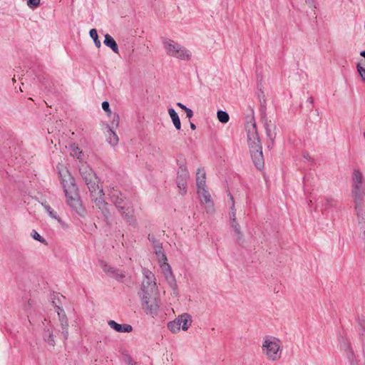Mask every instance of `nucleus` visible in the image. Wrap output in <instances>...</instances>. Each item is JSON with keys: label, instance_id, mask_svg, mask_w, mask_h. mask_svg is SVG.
<instances>
[{"label": "nucleus", "instance_id": "obj_1", "mask_svg": "<svg viewBox=\"0 0 365 365\" xmlns=\"http://www.w3.org/2000/svg\"><path fill=\"white\" fill-rule=\"evenodd\" d=\"M56 169L67 203L76 214L83 217L85 215V209L80 200L74 178L68 169L63 164H58Z\"/></svg>", "mask_w": 365, "mask_h": 365}, {"label": "nucleus", "instance_id": "obj_2", "mask_svg": "<svg viewBox=\"0 0 365 365\" xmlns=\"http://www.w3.org/2000/svg\"><path fill=\"white\" fill-rule=\"evenodd\" d=\"M58 319L53 321L45 319L43 323V338L49 345L53 346L58 337L63 341L68 338V323L63 311L57 307Z\"/></svg>", "mask_w": 365, "mask_h": 365}, {"label": "nucleus", "instance_id": "obj_3", "mask_svg": "<svg viewBox=\"0 0 365 365\" xmlns=\"http://www.w3.org/2000/svg\"><path fill=\"white\" fill-rule=\"evenodd\" d=\"M155 252L159 264L160 274L170 289V292L168 297V302L170 304H172L173 302L178 300L180 296L177 280L170 265L168 263V259L161 248H156Z\"/></svg>", "mask_w": 365, "mask_h": 365}, {"label": "nucleus", "instance_id": "obj_4", "mask_svg": "<svg viewBox=\"0 0 365 365\" xmlns=\"http://www.w3.org/2000/svg\"><path fill=\"white\" fill-rule=\"evenodd\" d=\"M247 145L251 158L255 167L262 170L264 165L262 147L253 118L247 125Z\"/></svg>", "mask_w": 365, "mask_h": 365}, {"label": "nucleus", "instance_id": "obj_5", "mask_svg": "<svg viewBox=\"0 0 365 365\" xmlns=\"http://www.w3.org/2000/svg\"><path fill=\"white\" fill-rule=\"evenodd\" d=\"M261 351L268 361H277L282 357V342L275 336H266L262 341Z\"/></svg>", "mask_w": 365, "mask_h": 365}, {"label": "nucleus", "instance_id": "obj_6", "mask_svg": "<svg viewBox=\"0 0 365 365\" xmlns=\"http://www.w3.org/2000/svg\"><path fill=\"white\" fill-rule=\"evenodd\" d=\"M351 187L354 203H361L365 197V175L359 168H356L352 170Z\"/></svg>", "mask_w": 365, "mask_h": 365}, {"label": "nucleus", "instance_id": "obj_7", "mask_svg": "<svg viewBox=\"0 0 365 365\" xmlns=\"http://www.w3.org/2000/svg\"><path fill=\"white\" fill-rule=\"evenodd\" d=\"M143 279L138 292L140 299L158 297L159 290L154 274L149 269L143 270Z\"/></svg>", "mask_w": 365, "mask_h": 365}, {"label": "nucleus", "instance_id": "obj_8", "mask_svg": "<svg viewBox=\"0 0 365 365\" xmlns=\"http://www.w3.org/2000/svg\"><path fill=\"white\" fill-rule=\"evenodd\" d=\"M163 46L168 56L182 61L191 59L192 53L178 42L168 38L163 39Z\"/></svg>", "mask_w": 365, "mask_h": 365}, {"label": "nucleus", "instance_id": "obj_9", "mask_svg": "<svg viewBox=\"0 0 365 365\" xmlns=\"http://www.w3.org/2000/svg\"><path fill=\"white\" fill-rule=\"evenodd\" d=\"M87 186L90 192L92 202L101 211L102 214L106 219L110 217L111 212L110 206L104 200L103 188L98 185V181H96Z\"/></svg>", "mask_w": 365, "mask_h": 365}, {"label": "nucleus", "instance_id": "obj_10", "mask_svg": "<svg viewBox=\"0 0 365 365\" xmlns=\"http://www.w3.org/2000/svg\"><path fill=\"white\" fill-rule=\"evenodd\" d=\"M192 323V316L187 313H183L178 316L173 321L168 322V328L172 333L176 334L180 330L187 331Z\"/></svg>", "mask_w": 365, "mask_h": 365}, {"label": "nucleus", "instance_id": "obj_11", "mask_svg": "<svg viewBox=\"0 0 365 365\" xmlns=\"http://www.w3.org/2000/svg\"><path fill=\"white\" fill-rule=\"evenodd\" d=\"M228 197V204L230 207L228 215L230 222V226L232 228L237 239L240 240L242 237V232L241 231L240 225L237 220V209L235 207V202L234 197L231 194H229Z\"/></svg>", "mask_w": 365, "mask_h": 365}, {"label": "nucleus", "instance_id": "obj_12", "mask_svg": "<svg viewBox=\"0 0 365 365\" xmlns=\"http://www.w3.org/2000/svg\"><path fill=\"white\" fill-rule=\"evenodd\" d=\"M142 308L147 314L155 316L158 312L160 304L158 297L142 299Z\"/></svg>", "mask_w": 365, "mask_h": 365}, {"label": "nucleus", "instance_id": "obj_13", "mask_svg": "<svg viewBox=\"0 0 365 365\" xmlns=\"http://www.w3.org/2000/svg\"><path fill=\"white\" fill-rule=\"evenodd\" d=\"M78 169L83 180L87 185L98 181L96 174L86 162L80 163Z\"/></svg>", "mask_w": 365, "mask_h": 365}, {"label": "nucleus", "instance_id": "obj_14", "mask_svg": "<svg viewBox=\"0 0 365 365\" xmlns=\"http://www.w3.org/2000/svg\"><path fill=\"white\" fill-rule=\"evenodd\" d=\"M117 210L123 219H125L129 224L133 225L135 223L136 220L134 215V208L128 201L126 200Z\"/></svg>", "mask_w": 365, "mask_h": 365}, {"label": "nucleus", "instance_id": "obj_15", "mask_svg": "<svg viewBox=\"0 0 365 365\" xmlns=\"http://www.w3.org/2000/svg\"><path fill=\"white\" fill-rule=\"evenodd\" d=\"M41 205L52 220L57 221L62 227L68 228V225L61 220L57 212L46 201L41 202Z\"/></svg>", "mask_w": 365, "mask_h": 365}, {"label": "nucleus", "instance_id": "obj_16", "mask_svg": "<svg viewBox=\"0 0 365 365\" xmlns=\"http://www.w3.org/2000/svg\"><path fill=\"white\" fill-rule=\"evenodd\" d=\"M189 177V173H177L176 184L178 192L181 195H184L187 192V182Z\"/></svg>", "mask_w": 365, "mask_h": 365}, {"label": "nucleus", "instance_id": "obj_17", "mask_svg": "<svg viewBox=\"0 0 365 365\" xmlns=\"http://www.w3.org/2000/svg\"><path fill=\"white\" fill-rule=\"evenodd\" d=\"M108 195L117 209L126 201L123 197L122 193L117 189H110L108 192Z\"/></svg>", "mask_w": 365, "mask_h": 365}, {"label": "nucleus", "instance_id": "obj_18", "mask_svg": "<svg viewBox=\"0 0 365 365\" xmlns=\"http://www.w3.org/2000/svg\"><path fill=\"white\" fill-rule=\"evenodd\" d=\"M197 194L199 197L202 202H204L207 204V211L212 212L213 211V203L211 200V196L209 193L207 188H202L197 190Z\"/></svg>", "mask_w": 365, "mask_h": 365}, {"label": "nucleus", "instance_id": "obj_19", "mask_svg": "<svg viewBox=\"0 0 365 365\" xmlns=\"http://www.w3.org/2000/svg\"><path fill=\"white\" fill-rule=\"evenodd\" d=\"M113 127L114 126H113L112 125L110 126L108 124H105V129H106L105 135H106L108 143L111 146H115L118 143V141H119V138H118L117 134L113 130Z\"/></svg>", "mask_w": 365, "mask_h": 365}, {"label": "nucleus", "instance_id": "obj_20", "mask_svg": "<svg viewBox=\"0 0 365 365\" xmlns=\"http://www.w3.org/2000/svg\"><path fill=\"white\" fill-rule=\"evenodd\" d=\"M102 108L107 113L108 116L111 117V118H112L111 125L113 126H115V128H118V125H119V120H120L119 115H118V114H117L115 113L112 114L111 110L110 109V105L108 101H103L102 103Z\"/></svg>", "mask_w": 365, "mask_h": 365}, {"label": "nucleus", "instance_id": "obj_21", "mask_svg": "<svg viewBox=\"0 0 365 365\" xmlns=\"http://www.w3.org/2000/svg\"><path fill=\"white\" fill-rule=\"evenodd\" d=\"M109 327L114 329L117 332L123 333V332H130L133 330L132 327L128 324H120L115 322L114 320H110L108 322Z\"/></svg>", "mask_w": 365, "mask_h": 365}, {"label": "nucleus", "instance_id": "obj_22", "mask_svg": "<svg viewBox=\"0 0 365 365\" xmlns=\"http://www.w3.org/2000/svg\"><path fill=\"white\" fill-rule=\"evenodd\" d=\"M206 175L203 169H198L196 174V185L197 188L201 189L206 187Z\"/></svg>", "mask_w": 365, "mask_h": 365}, {"label": "nucleus", "instance_id": "obj_23", "mask_svg": "<svg viewBox=\"0 0 365 365\" xmlns=\"http://www.w3.org/2000/svg\"><path fill=\"white\" fill-rule=\"evenodd\" d=\"M104 44L109 47L115 53H119L118 46L113 38L108 34L105 35Z\"/></svg>", "mask_w": 365, "mask_h": 365}, {"label": "nucleus", "instance_id": "obj_24", "mask_svg": "<svg viewBox=\"0 0 365 365\" xmlns=\"http://www.w3.org/2000/svg\"><path fill=\"white\" fill-rule=\"evenodd\" d=\"M168 113L169 114L170 118H171V120L175 129L177 130H180L181 129V123L176 111L173 108H168Z\"/></svg>", "mask_w": 365, "mask_h": 365}, {"label": "nucleus", "instance_id": "obj_25", "mask_svg": "<svg viewBox=\"0 0 365 365\" xmlns=\"http://www.w3.org/2000/svg\"><path fill=\"white\" fill-rule=\"evenodd\" d=\"M69 152L70 155L74 158H76L80 163L83 162L84 155L80 148L75 144L71 145L69 146Z\"/></svg>", "mask_w": 365, "mask_h": 365}, {"label": "nucleus", "instance_id": "obj_26", "mask_svg": "<svg viewBox=\"0 0 365 365\" xmlns=\"http://www.w3.org/2000/svg\"><path fill=\"white\" fill-rule=\"evenodd\" d=\"M90 37L93 40L94 44L97 48H100L101 46V43L98 39V35L97 30L95 29H92L89 31Z\"/></svg>", "mask_w": 365, "mask_h": 365}, {"label": "nucleus", "instance_id": "obj_27", "mask_svg": "<svg viewBox=\"0 0 365 365\" xmlns=\"http://www.w3.org/2000/svg\"><path fill=\"white\" fill-rule=\"evenodd\" d=\"M178 164V172L177 173H189L187 166L185 160L182 158H180L177 160Z\"/></svg>", "mask_w": 365, "mask_h": 365}, {"label": "nucleus", "instance_id": "obj_28", "mask_svg": "<svg viewBox=\"0 0 365 365\" xmlns=\"http://www.w3.org/2000/svg\"><path fill=\"white\" fill-rule=\"evenodd\" d=\"M217 119L222 123H226L229 121L230 117L227 112L223 110H219L217 113Z\"/></svg>", "mask_w": 365, "mask_h": 365}, {"label": "nucleus", "instance_id": "obj_29", "mask_svg": "<svg viewBox=\"0 0 365 365\" xmlns=\"http://www.w3.org/2000/svg\"><path fill=\"white\" fill-rule=\"evenodd\" d=\"M356 211L358 218H361L363 221L365 222V210L361 205V203L356 204Z\"/></svg>", "mask_w": 365, "mask_h": 365}, {"label": "nucleus", "instance_id": "obj_30", "mask_svg": "<svg viewBox=\"0 0 365 365\" xmlns=\"http://www.w3.org/2000/svg\"><path fill=\"white\" fill-rule=\"evenodd\" d=\"M31 237L35 240H37L41 243H43V245H47V242L46 241V240L44 238H43L38 232H36V230H32V232H31Z\"/></svg>", "mask_w": 365, "mask_h": 365}, {"label": "nucleus", "instance_id": "obj_31", "mask_svg": "<svg viewBox=\"0 0 365 365\" xmlns=\"http://www.w3.org/2000/svg\"><path fill=\"white\" fill-rule=\"evenodd\" d=\"M27 6L31 9H36L39 5L41 0H25Z\"/></svg>", "mask_w": 365, "mask_h": 365}, {"label": "nucleus", "instance_id": "obj_32", "mask_svg": "<svg viewBox=\"0 0 365 365\" xmlns=\"http://www.w3.org/2000/svg\"><path fill=\"white\" fill-rule=\"evenodd\" d=\"M102 268L106 273L108 274L110 276H112V274L115 272V268H113L106 264H102Z\"/></svg>", "mask_w": 365, "mask_h": 365}, {"label": "nucleus", "instance_id": "obj_33", "mask_svg": "<svg viewBox=\"0 0 365 365\" xmlns=\"http://www.w3.org/2000/svg\"><path fill=\"white\" fill-rule=\"evenodd\" d=\"M111 277H115L118 280H121L123 278L125 277V274L123 272L115 269V272L113 274Z\"/></svg>", "mask_w": 365, "mask_h": 365}, {"label": "nucleus", "instance_id": "obj_34", "mask_svg": "<svg viewBox=\"0 0 365 365\" xmlns=\"http://www.w3.org/2000/svg\"><path fill=\"white\" fill-rule=\"evenodd\" d=\"M185 112L186 113V115L188 118H190L192 117L193 115V112L191 109L188 108H186L185 110H184Z\"/></svg>", "mask_w": 365, "mask_h": 365}, {"label": "nucleus", "instance_id": "obj_35", "mask_svg": "<svg viewBox=\"0 0 365 365\" xmlns=\"http://www.w3.org/2000/svg\"><path fill=\"white\" fill-rule=\"evenodd\" d=\"M176 105L180 107L182 110H185V108H187L185 105H183L182 103H177Z\"/></svg>", "mask_w": 365, "mask_h": 365}, {"label": "nucleus", "instance_id": "obj_36", "mask_svg": "<svg viewBox=\"0 0 365 365\" xmlns=\"http://www.w3.org/2000/svg\"><path fill=\"white\" fill-rule=\"evenodd\" d=\"M190 128L192 130H195L196 128L195 125L193 124L192 123H190Z\"/></svg>", "mask_w": 365, "mask_h": 365}, {"label": "nucleus", "instance_id": "obj_37", "mask_svg": "<svg viewBox=\"0 0 365 365\" xmlns=\"http://www.w3.org/2000/svg\"><path fill=\"white\" fill-rule=\"evenodd\" d=\"M364 365H365V349L364 350Z\"/></svg>", "mask_w": 365, "mask_h": 365}, {"label": "nucleus", "instance_id": "obj_38", "mask_svg": "<svg viewBox=\"0 0 365 365\" xmlns=\"http://www.w3.org/2000/svg\"><path fill=\"white\" fill-rule=\"evenodd\" d=\"M53 130H50V129H48V133H53Z\"/></svg>", "mask_w": 365, "mask_h": 365}, {"label": "nucleus", "instance_id": "obj_39", "mask_svg": "<svg viewBox=\"0 0 365 365\" xmlns=\"http://www.w3.org/2000/svg\"><path fill=\"white\" fill-rule=\"evenodd\" d=\"M350 353L351 354V355H353V353H352V350L350 349Z\"/></svg>", "mask_w": 365, "mask_h": 365}, {"label": "nucleus", "instance_id": "obj_40", "mask_svg": "<svg viewBox=\"0 0 365 365\" xmlns=\"http://www.w3.org/2000/svg\"><path fill=\"white\" fill-rule=\"evenodd\" d=\"M364 140H365V132L364 133Z\"/></svg>", "mask_w": 365, "mask_h": 365}]
</instances>
